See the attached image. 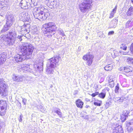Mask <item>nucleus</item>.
Returning a JSON list of instances; mask_svg holds the SVG:
<instances>
[{
    "instance_id": "nucleus-1",
    "label": "nucleus",
    "mask_w": 133,
    "mask_h": 133,
    "mask_svg": "<svg viewBox=\"0 0 133 133\" xmlns=\"http://www.w3.org/2000/svg\"><path fill=\"white\" fill-rule=\"evenodd\" d=\"M20 49L22 54H17L15 55L12 60L15 63L22 62L27 56L31 55L33 51V48L30 45H23Z\"/></svg>"
},
{
    "instance_id": "nucleus-2",
    "label": "nucleus",
    "mask_w": 133,
    "mask_h": 133,
    "mask_svg": "<svg viewBox=\"0 0 133 133\" xmlns=\"http://www.w3.org/2000/svg\"><path fill=\"white\" fill-rule=\"evenodd\" d=\"M61 59L59 56L53 57L49 59L46 65V73L49 74H53L55 68L59 65V62Z\"/></svg>"
},
{
    "instance_id": "nucleus-3",
    "label": "nucleus",
    "mask_w": 133,
    "mask_h": 133,
    "mask_svg": "<svg viewBox=\"0 0 133 133\" xmlns=\"http://www.w3.org/2000/svg\"><path fill=\"white\" fill-rule=\"evenodd\" d=\"M56 28V25L53 23H46L43 25V32L44 34H48L49 36H51L55 34Z\"/></svg>"
},
{
    "instance_id": "nucleus-4",
    "label": "nucleus",
    "mask_w": 133,
    "mask_h": 133,
    "mask_svg": "<svg viewBox=\"0 0 133 133\" xmlns=\"http://www.w3.org/2000/svg\"><path fill=\"white\" fill-rule=\"evenodd\" d=\"M92 0H83L80 5L79 9L83 13L87 12L91 9L92 6Z\"/></svg>"
},
{
    "instance_id": "nucleus-5",
    "label": "nucleus",
    "mask_w": 133,
    "mask_h": 133,
    "mask_svg": "<svg viewBox=\"0 0 133 133\" xmlns=\"http://www.w3.org/2000/svg\"><path fill=\"white\" fill-rule=\"evenodd\" d=\"M16 34L15 32H9L6 35L3 40L6 42L9 45H12L14 44L16 36Z\"/></svg>"
},
{
    "instance_id": "nucleus-6",
    "label": "nucleus",
    "mask_w": 133,
    "mask_h": 133,
    "mask_svg": "<svg viewBox=\"0 0 133 133\" xmlns=\"http://www.w3.org/2000/svg\"><path fill=\"white\" fill-rule=\"evenodd\" d=\"M5 82L3 79H0V94L3 97L7 96L8 92V86Z\"/></svg>"
},
{
    "instance_id": "nucleus-7",
    "label": "nucleus",
    "mask_w": 133,
    "mask_h": 133,
    "mask_svg": "<svg viewBox=\"0 0 133 133\" xmlns=\"http://www.w3.org/2000/svg\"><path fill=\"white\" fill-rule=\"evenodd\" d=\"M8 108V104L6 101L0 100V116L4 115Z\"/></svg>"
},
{
    "instance_id": "nucleus-8",
    "label": "nucleus",
    "mask_w": 133,
    "mask_h": 133,
    "mask_svg": "<svg viewBox=\"0 0 133 133\" xmlns=\"http://www.w3.org/2000/svg\"><path fill=\"white\" fill-rule=\"evenodd\" d=\"M94 56L90 53H88L84 55L83 57V59L87 61V64L89 66H90L92 64V59L94 58Z\"/></svg>"
},
{
    "instance_id": "nucleus-9",
    "label": "nucleus",
    "mask_w": 133,
    "mask_h": 133,
    "mask_svg": "<svg viewBox=\"0 0 133 133\" xmlns=\"http://www.w3.org/2000/svg\"><path fill=\"white\" fill-rule=\"evenodd\" d=\"M22 19L24 22H28L29 21L30 19L29 15L27 13L24 14L22 16Z\"/></svg>"
},
{
    "instance_id": "nucleus-10",
    "label": "nucleus",
    "mask_w": 133,
    "mask_h": 133,
    "mask_svg": "<svg viewBox=\"0 0 133 133\" xmlns=\"http://www.w3.org/2000/svg\"><path fill=\"white\" fill-rule=\"evenodd\" d=\"M19 5L22 9H25L28 7V5L26 1H21L19 4Z\"/></svg>"
},
{
    "instance_id": "nucleus-11",
    "label": "nucleus",
    "mask_w": 133,
    "mask_h": 133,
    "mask_svg": "<svg viewBox=\"0 0 133 133\" xmlns=\"http://www.w3.org/2000/svg\"><path fill=\"white\" fill-rule=\"evenodd\" d=\"M76 104L77 107L80 108H82L84 103L81 99H78L76 101Z\"/></svg>"
},
{
    "instance_id": "nucleus-12",
    "label": "nucleus",
    "mask_w": 133,
    "mask_h": 133,
    "mask_svg": "<svg viewBox=\"0 0 133 133\" xmlns=\"http://www.w3.org/2000/svg\"><path fill=\"white\" fill-rule=\"evenodd\" d=\"M126 99L123 97H117L115 96L113 99V100L115 102H122Z\"/></svg>"
},
{
    "instance_id": "nucleus-13",
    "label": "nucleus",
    "mask_w": 133,
    "mask_h": 133,
    "mask_svg": "<svg viewBox=\"0 0 133 133\" xmlns=\"http://www.w3.org/2000/svg\"><path fill=\"white\" fill-rule=\"evenodd\" d=\"M68 17V15L65 12H63L62 14L60 17L61 20L65 22L67 20V18Z\"/></svg>"
},
{
    "instance_id": "nucleus-14",
    "label": "nucleus",
    "mask_w": 133,
    "mask_h": 133,
    "mask_svg": "<svg viewBox=\"0 0 133 133\" xmlns=\"http://www.w3.org/2000/svg\"><path fill=\"white\" fill-rule=\"evenodd\" d=\"M128 113H127L126 111H124L123 114L121 115V117L122 121H125L128 117Z\"/></svg>"
},
{
    "instance_id": "nucleus-15",
    "label": "nucleus",
    "mask_w": 133,
    "mask_h": 133,
    "mask_svg": "<svg viewBox=\"0 0 133 133\" xmlns=\"http://www.w3.org/2000/svg\"><path fill=\"white\" fill-rule=\"evenodd\" d=\"M46 2H48V4L50 6V8H52L56 4V1L55 0H51L50 1H46Z\"/></svg>"
},
{
    "instance_id": "nucleus-16",
    "label": "nucleus",
    "mask_w": 133,
    "mask_h": 133,
    "mask_svg": "<svg viewBox=\"0 0 133 133\" xmlns=\"http://www.w3.org/2000/svg\"><path fill=\"white\" fill-rule=\"evenodd\" d=\"M23 77L22 76L18 77L16 76H14L13 77V79L15 81L19 82L23 81Z\"/></svg>"
},
{
    "instance_id": "nucleus-17",
    "label": "nucleus",
    "mask_w": 133,
    "mask_h": 133,
    "mask_svg": "<svg viewBox=\"0 0 133 133\" xmlns=\"http://www.w3.org/2000/svg\"><path fill=\"white\" fill-rule=\"evenodd\" d=\"M128 129L129 130H133V119L131 120L127 125Z\"/></svg>"
},
{
    "instance_id": "nucleus-18",
    "label": "nucleus",
    "mask_w": 133,
    "mask_h": 133,
    "mask_svg": "<svg viewBox=\"0 0 133 133\" xmlns=\"http://www.w3.org/2000/svg\"><path fill=\"white\" fill-rule=\"evenodd\" d=\"M55 112L57 113L59 117H61L62 116V113L60 109L56 108H55Z\"/></svg>"
},
{
    "instance_id": "nucleus-19",
    "label": "nucleus",
    "mask_w": 133,
    "mask_h": 133,
    "mask_svg": "<svg viewBox=\"0 0 133 133\" xmlns=\"http://www.w3.org/2000/svg\"><path fill=\"white\" fill-rule=\"evenodd\" d=\"M117 6L116 5L115 8L111 12L109 18H111L114 17V14L116 12L117 8Z\"/></svg>"
},
{
    "instance_id": "nucleus-20",
    "label": "nucleus",
    "mask_w": 133,
    "mask_h": 133,
    "mask_svg": "<svg viewBox=\"0 0 133 133\" xmlns=\"http://www.w3.org/2000/svg\"><path fill=\"white\" fill-rule=\"evenodd\" d=\"M104 69L106 70H111L112 69V65L111 64H109L106 65L104 68Z\"/></svg>"
},
{
    "instance_id": "nucleus-21",
    "label": "nucleus",
    "mask_w": 133,
    "mask_h": 133,
    "mask_svg": "<svg viewBox=\"0 0 133 133\" xmlns=\"http://www.w3.org/2000/svg\"><path fill=\"white\" fill-rule=\"evenodd\" d=\"M132 67L130 66H127V67H125V72L128 73L132 71Z\"/></svg>"
},
{
    "instance_id": "nucleus-22",
    "label": "nucleus",
    "mask_w": 133,
    "mask_h": 133,
    "mask_svg": "<svg viewBox=\"0 0 133 133\" xmlns=\"http://www.w3.org/2000/svg\"><path fill=\"white\" fill-rule=\"evenodd\" d=\"M133 14V7L130 8L128 12L127 15L129 16Z\"/></svg>"
},
{
    "instance_id": "nucleus-23",
    "label": "nucleus",
    "mask_w": 133,
    "mask_h": 133,
    "mask_svg": "<svg viewBox=\"0 0 133 133\" xmlns=\"http://www.w3.org/2000/svg\"><path fill=\"white\" fill-rule=\"evenodd\" d=\"M58 32L60 35H61L63 37L65 36L66 35H65L63 31L61 29H60L58 30Z\"/></svg>"
},
{
    "instance_id": "nucleus-24",
    "label": "nucleus",
    "mask_w": 133,
    "mask_h": 133,
    "mask_svg": "<svg viewBox=\"0 0 133 133\" xmlns=\"http://www.w3.org/2000/svg\"><path fill=\"white\" fill-rule=\"evenodd\" d=\"M106 94L105 92H102L98 94V96L101 98L104 99L105 96Z\"/></svg>"
},
{
    "instance_id": "nucleus-25",
    "label": "nucleus",
    "mask_w": 133,
    "mask_h": 133,
    "mask_svg": "<svg viewBox=\"0 0 133 133\" xmlns=\"http://www.w3.org/2000/svg\"><path fill=\"white\" fill-rule=\"evenodd\" d=\"M50 15L49 13L48 12H45L44 16H42V19L43 20H45L47 17H49Z\"/></svg>"
},
{
    "instance_id": "nucleus-26",
    "label": "nucleus",
    "mask_w": 133,
    "mask_h": 133,
    "mask_svg": "<svg viewBox=\"0 0 133 133\" xmlns=\"http://www.w3.org/2000/svg\"><path fill=\"white\" fill-rule=\"evenodd\" d=\"M22 68L24 70L26 71L29 70L30 68L29 65L28 64H25L24 66L22 67Z\"/></svg>"
},
{
    "instance_id": "nucleus-27",
    "label": "nucleus",
    "mask_w": 133,
    "mask_h": 133,
    "mask_svg": "<svg viewBox=\"0 0 133 133\" xmlns=\"http://www.w3.org/2000/svg\"><path fill=\"white\" fill-rule=\"evenodd\" d=\"M127 46L124 44H122L120 45V48L124 50H125L127 49Z\"/></svg>"
},
{
    "instance_id": "nucleus-28",
    "label": "nucleus",
    "mask_w": 133,
    "mask_h": 133,
    "mask_svg": "<svg viewBox=\"0 0 133 133\" xmlns=\"http://www.w3.org/2000/svg\"><path fill=\"white\" fill-rule=\"evenodd\" d=\"M127 61L129 64H132L133 62V58H128L127 59Z\"/></svg>"
},
{
    "instance_id": "nucleus-29",
    "label": "nucleus",
    "mask_w": 133,
    "mask_h": 133,
    "mask_svg": "<svg viewBox=\"0 0 133 133\" xmlns=\"http://www.w3.org/2000/svg\"><path fill=\"white\" fill-rule=\"evenodd\" d=\"M4 62V58L1 57H0V65L3 64Z\"/></svg>"
},
{
    "instance_id": "nucleus-30",
    "label": "nucleus",
    "mask_w": 133,
    "mask_h": 133,
    "mask_svg": "<svg viewBox=\"0 0 133 133\" xmlns=\"http://www.w3.org/2000/svg\"><path fill=\"white\" fill-rule=\"evenodd\" d=\"M119 89V86L118 84H117V85L115 87V91L116 93H117L118 92V90Z\"/></svg>"
},
{
    "instance_id": "nucleus-31",
    "label": "nucleus",
    "mask_w": 133,
    "mask_h": 133,
    "mask_svg": "<svg viewBox=\"0 0 133 133\" xmlns=\"http://www.w3.org/2000/svg\"><path fill=\"white\" fill-rule=\"evenodd\" d=\"M130 51L131 53L133 54V43L131 45L130 48Z\"/></svg>"
},
{
    "instance_id": "nucleus-32",
    "label": "nucleus",
    "mask_w": 133,
    "mask_h": 133,
    "mask_svg": "<svg viewBox=\"0 0 133 133\" xmlns=\"http://www.w3.org/2000/svg\"><path fill=\"white\" fill-rule=\"evenodd\" d=\"M5 5V3L3 2H2L0 3V9L2 8Z\"/></svg>"
},
{
    "instance_id": "nucleus-33",
    "label": "nucleus",
    "mask_w": 133,
    "mask_h": 133,
    "mask_svg": "<svg viewBox=\"0 0 133 133\" xmlns=\"http://www.w3.org/2000/svg\"><path fill=\"white\" fill-rule=\"evenodd\" d=\"M109 84L110 87L111 88H112L114 87V82H109Z\"/></svg>"
},
{
    "instance_id": "nucleus-34",
    "label": "nucleus",
    "mask_w": 133,
    "mask_h": 133,
    "mask_svg": "<svg viewBox=\"0 0 133 133\" xmlns=\"http://www.w3.org/2000/svg\"><path fill=\"white\" fill-rule=\"evenodd\" d=\"M126 25L127 27H128L131 26V21H128L126 23Z\"/></svg>"
},
{
    "instance_id": "nucleus-35",
    "label": "nucleus",
    "mask_w": 133,
    "mask_h": 133,
    "mask_svg": "<svg viewBox=\"0 0 133 133\" xmlns=\"http://www.w3.org/2000/svg\"><path fill=\"white\" fill-rule=\"evenodd\" d=\"M125 67L122 66L119 69V70L121 71H125Z\"/></svg>"
},
{
    "instance_id": "nucleus-36",
    "label": "nucleus",
    "mask_w": 133,
    "mask_h": 133,
    "mask_svg": "<svg viewBox=\"0 0 133 133\" xmlns=\"http://www.w3.org/2000/svg\"><path fill=\"white\" fill-rule=\"evenodd\" d=\"M109 105H110V104H109V102H106L105 104V107L106 108H107L109 107Z\"/></svg>"
},
{
    "instance_id": "nucleus-37",
    "label": "nucleus",
    "mask_w": 133,
    "mask_h": 133,
    "mask_svg": "<svg viewBox=\"0 0 133 133\" xmlns=\"http://www.w3.org/2000/svg\"><path fill=\"white\" fill-rule=\"evenodd\" d=\"M108 80L109 82H114L113 79L112 78H110V77H108Z\"/></svg>"
},
{
    "instance_id": "nucleus-38",
    "label": "nucleus",
    "mask_w": 133,
    "mask_h": 133,
    "mask_svg": "<svg viewBox=\"0 0 133 133\" xmlns=\"http://www.w3.org/2000/svg\"><path fill=\"white\" fill-rule=\"evenodd\" d=\"M94 104L95 105L98 106H100L101 105V104L100 103H98L97 102H94Z\"/></svg>"
},
{
    "instance_id": "nucleus-39",
    "label": "nucleus",
    "mask_w": 133,
    "mask_h": 133,
    "mask_svg": "<svg viewBox=\"0 0 133 133\" xmlns=\"http://www.w3.org/2000/svg\"><path fill=\"white\" fill-rule=\"evenodd\" d=\"M26 99L25 98L23 99L22 102L25 105L26 104Z\"/></svg>"
},
{
    "instance_id": "nucleus-40",
    "label": "nucleus",
    "mask_w": 133,
    "mask_h": 133,
    "mask_svg": "<svg viewBox=\"0 0 133 133\" xmlns=\"http://www.w3.org/2000/svg\"><path fill=\"white\" fill-rule=\"evenodd\" d=\"M98 92H97L96 93H93L91 95L93 97H95L98 94Z\"/></svg>"
},
{
    "instance_id": "nucleus-41",
    "label": "nucleus",
    "mask_w": 133,
    "mask_h": 133,
    "mask_svg": "<svg viewBox=\"0 0 133 133\" xmlns=\"http://www.w3.org/2000/svg\"><path fill=\"white\" fill-rule=\"evenodd\" d=\"M114 32L113 31H109L108 33V35H113L114 34Z\"/></svg>"
},
{
    "instance_id": "nucleus-42",
    "label": "nucleus",
    "mask_w": 133,
    "mask_h": 133,
    "mask_svg": "<svg viewBox=\"0 0 133 133\" xmlns=\"http://www.w3.org/2000/svg\"><path fill=\"white\" fill-rule=\"evenodd\" d=\"M110 89L108 87H106L105 88L104 90H102V91H104V90H107V91H108Z\"/></svg>"
},
{
    "instance_id": "nucleus-43",
    "label": "nucleus",
    "mask_w": 133,
    "mask_h": 133,
    "mask_svg": "<svg viewBox=\"0 0 133 133\" xmlns=\"http://www.w3.org/2000/svg\"><path fill=\"white\" fill-rule=\"evenodd\" d=\"M22 36H18V39H19V40L20 41L22 40Z\"/></svg>"
},
{
    "instance_id": "nucleus-44",
    "label": "nucleus",
    "mask_w": 133,
    "mask_h": 133,
    "mask_svg": "<svg viewBox=\"0 0 133 133\" xmlns=\"http://www.w3.org/2000/svg\"><path fill=\"white\" fill-rule=\"evenodd\" d=\"M114 51V55H115V56H116L118 55L117 52L116 51Z\"/></svg>"
},
{
    "instance_id": "nucleus-45",
    "label": "nucleus",
    "mask_w": 133,
    "mask_h": 133,
    "mask_svg": "<svg viewBox=\"0 0 133 133\" xmlns=\"http://www.w3.org/2000/svg\"><path fill=\"white\" fill-rule=\"evenodd\" d=\"M122 51H119V52L121 54H123V55L126 54L125 52L124 53H123H123H122Z\"/></svg>"
},
{
    "instance_id": "nucleus-46",
    "label": "nucleus",
    "mask_w": 133,
    "mask_h": 133,
    "mask_svg": "<svg viewBox=\"0 0 133 133\" xmlns=\"http://www.w3.org/2000/svg\"><path fill=\"white\" fill-rule=\"evenodd\" d=\"M123 130H122V128H121L120 132H121V133H122L123 132Z\"/></svg>"
},
{
    "instance_id": "nucleus-47",
    "label": "nucleus",
    "mask_w": 133,
    "mask_h": 133,
    "mask_svg": "<svg viewBox=\"0 0 133 133\" xmlns=\"http://www.w3.org/2000/svg\"><path fill=\"white\" fill-rule=\"evenodd\" d=\"M26 24H24L23 25L24 27L25 28H26Z\"/></svg>"
},
{
    "instance_id": "nucleus-48",
    "label": "nucleus",
    "mask_w": 133,
    "mask_h": 133,
    "mask_svg": "<svg viewBox=\"0 0 133 133\" xmlns=\"http://www.w3.org/2000/svg\"><path fill=\"white\" fill-rule=\"evenodd\" d=\"M131 103L132 104H133V99H132V100Z\"/></svg>"
},
{
    "instance_id": "nucleus-49",
    "label": "nucleus",
    "mask_w": 133,
    "mask_h": 133,
    "mask_svg": "<svg viewBox=\"0 0 133 133\" xmlns=\"http://www.w3.org/2000/svg\"><path fill=\"white\" fill-rule=\"evenodd\" d=\"M44 12V11H42V15H43V13Z\"/></svg>"
},
{
    "instance_id": "nucleus-50",
    "label": "nucleus",
    "mask_w": 133,
    "mask_h": 133,
    "mask_svg": "<svg viewBox=\"0 0 133 133\" xmlns=\"http://www.w3.org/2000/svg\"><path fill=\"white\" fill-rule=\"evenodd\" d=\"M86 38L87 39L88 38V37L87 36H86Z\"/></svg>"
},
{
    "instance_id": "nucleus-51",
    "label": "nucleus",
    "mask_w": 133,
    "mask_h": 133,
    "mask_svg": "<svg viewBox=\"0 0 133 133\" xmlns=\"http://www.w3.org/2000/svg\"><path fill=\"white\" fill-rule=\"evenodd\" d=\"M119 131H118V132L117 133V132H116V133H120V132H118Z\"/></svg>"
},
{
    "instance_id": "nucleus-52",
    "label": "nucleus",
    "mask_w": 133,
    "mask_h": 133,
    "mask_svg": "<svg viewBox=\"0 0 133 133\" xmlns=\"http://www.w3.org/2000/svg\"><path fill=\"white\" fill-rule=\"evenodd\" d=\"M19 104H20V107H21V103H19Z\"/></svg>"
},
{
    "instance_id": "nucleus-53",
    "label": "nucleus",
    "mask_w": 133,
    "mask_h": 133,
    "mask_svg": "<svg viewBox=\"0 0 133 133\" xmlns=\"http://www.w3.org/2000/svg\"><path fill=\"white\" fill-rule=\"evenodd\" d=\"M132 2L133 3V0H131Z\"/></svg>"
},
{
    "instance_id": "nucleus-54",
    "label": "nucleus",
    "mask_w": 133,
    "mask_h": 133,
    "mask_svg": "<svg viewBox=\"0 0 133 133\" xmlns=\"http://www.w3.org/2000/svg\"><path fill=\"white\" fill-rule=\"evenodd\" d=\"M53 77V78L54 79H55V78L54 77V76Z\"/></svg>"
},
{
    "instance_id": "nucleus-55",
    "label": "nucleus",
    "mask_w": 133,
    "mask_h": 133,
    "mask_svg": "<svg viewBox=\"0 0 133 133\" xmlns=\"http://www.w3.org/2000/svg\"><path fill=\"white\" fill-rule=\"evenodd\" d=\"M20 117H21L20 118H21V116H20Z\"/></svg>"
},
{
    "instance_id": "nucleus-56",
    "label": "nucleus",
    "mask_w": 133,
    "mask_h": 133,
    "mask_svg": "<svg viewBox=\"0 0 133 133\" xmlns=\"http://www.w3.org/2000/svg\"><path fill=\"white\" fill-rule=\"evenodd\" d=\"M117 128V129H116V130L118 128Z\"/></svg>"
}]
</instances>
